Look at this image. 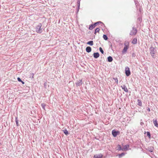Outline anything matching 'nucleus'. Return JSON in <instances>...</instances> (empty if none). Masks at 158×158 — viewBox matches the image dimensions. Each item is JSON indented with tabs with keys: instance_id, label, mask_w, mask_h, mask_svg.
<instances>
[{
	"instance_id": "obj_30",
	"label": "nucleus",
	"mask_w": 158,
	"mask_h": 158,
	"mask_svg": "<svg viewBox=\"0 0 158 158\" xmlns=\"http://www.w3.org/2000/svg\"><path fill=\"white\" fill-rule=\"evenodd\" d=\"M147 110H148L149 112H150V109L149 108H148V109Z\"/></svg>"
},
{
	"instance_id": "obj_17",
	"label": "nucleus",
	"mask_w": 158,
	"mask_h": 158,
	"mask_svg": "<svg viewBox=\"0 0 158 158\" xmlns=\"http://www.w3.org/2000/svg\"><path fill=\"white\" fill-rule=\"evenodd\" d=\"M137 102L138 103V105H139V106H142V103L141 101V100H139V99H138L137 100Z\"/></svg>"
},
{
	"instance_id": "obj_1",
	"label": "nucleus",
	"mask_w": 158,
	"mask_h": 158,
	"mask_svg": "<svg viewBox=\"0 0 158 158\" xmlns=\"http://www.w3.org/2000/svg\"><path fill=\"white\" fill-rule=\"evenodd\" d=\"M124 45L125 46L122 52L123 53H125L127 51L129 47V42L128 41H125Z\"/></svg>"
},
{
	"instance_id": "obj_15",
	"label": "nucleus",
	"mask_w": 158,
	"mask_h": 158,
	"mask_svg": "<svg viewBox=\"0 0 158 158\" xmlns=\"http://www.w3.org/2000/svg\"><path fill=\"white\" fill-rule=\"evenodd\" d=\"M150 54L153 57L154 56L155 51L153 49L151 50L150 52Z\"/></svg>"
},
{
	"instance_id": "obj_16",
	"label": "nucleus",
	"mask_w": 158,
	"mask_h": 158,
	"mask_svg": "<svg viewBox=\"0 0 158 158\" xmlns=\"http://www.w3.org/2000/svg\"><path fill=\"white\" fill-rule=\"evenodd\" d=\"M113 60V58L112 57L109 56L108 57V61L109 62H111Z\"/></svg>"
},
{
	"instance_id": "obj_11",
	"label": "nucleus",
	"mask_w": 158,
	"mask_h": 158,
	"mask_svg": "<svg viewBox=\"0 0 158 158\" xmlns=\"http://www.w3.org/2000/svg\"><path fill=\"white\" fill-rule=\"evenodd\" d=\"M153 123H154L155 126L156 127H158V123H157V121L156 119L155 120L153 119Z\"/></svg>"
},
{
	"instance_id": "obj_14",
	"label": "nucleus",
	"mask_w": 158,
	"mask_h": 158,
	"mask_svg": "<svg viewBox=\"0 0 158 158\" xmlns=\"http://www.w3.org/2000/svg\"><path fill=\"white\" fill-rule=\"evenodd\" d=\"M137 38H134L132 41V43L133 44H135L137 43Z\"/></svg>"
},
{
	"instance_id": "obj_7",
	"label": "nucleus",
	"mask_w": 158,
	"mask_h": 158,
	"mask_svg": "<svg viewBox=\"0 0 158 158\" xmlns=\"http://www.w3.org/2000/svg\"><path fill=\"white\" fill-rule=\"evenodd\" d=\"M103 156L101 154H100L98 155H94V158H102Z\"/></svg>"
},
{
	"instance_id": "obj_3",
	"label": "nucleus",
	"mask_w": 158,
	"mask_h": 158,
	"mask_svg": "<svg viewBox=\"0 0 158 158\" xmlns=\"http://www.w3.org/2000/svg\"><path fill=\"white\" fill-rule=\"evenodd\" d=\"M125 73L127 76H129L131 74L129 68L128 67H126L125 68Z\"/></svg>"
},
{
	"instance_id": "obj_32",
	"label": "nucleus",
	"mask_w": 158,
	"mask_h": 158,
	"mask_svg": "<svg viewBox=\"0 0 158 158\" xmlns=\"http://www.w3.org/2000/svg\"><path fill=\"white\" fill-rule=\"evenodd\" d=\"M32 75H33V76H32V77H33V76H34V74H32Z\"/></svg>"
},
{
	"instance_id": "obj_31",
	"label": "nucleus",
	"mask_w": 158,
	"mask_h": 158,
	"mask_svg": "<svg viewBox=\"0 0 158 158\" xmlns=\"http://www.w3.org/2000/svg\"><path fill=\"white\" fill-rule=\"evenodd\" d=\"M21 83H22V84H24V82H23V81H21Z\"/></svg>"
},
{
	"instance_id": "obj_18",
	"label": "nucleus",
	"mask_w": 158,
	"mask_h": 158,
	"mask_svg": "<svg viewBox=\"0 0 158 158\" xmlns=\"http://www.w3.org/2000/svg\"><path fill=\"white\" fill-rule=\"evenodd\" d=\"M87 44L91 46H92L93 45V42L92 41H89L87 42Z\"/></svg>"
},
{
	"instance_id": "obj_9",
	"label": "nucleus",
	"mask_w": 158,
	"mask_h": 158,
	"mask_svg": "<svg viewBox=\"0 0 158 158\" xmlns=\"http://www.w3.org/2000/svg\"><path fill=\"white\" fill-rule=\"evenodd\" d=\"M121 87L123 90L125 92L127 93L128 92V90L125 85H123V86H121Z\"/></svg>"
},
{
	"instance_id": "obj_25",
	"label": "nucleus",
	"mask_w": 158,
	"mask_h": 158,
	"mask_svg": "<svg viewBox=\"0 0 158 158\" xmlns=\"http://www.w3.org/2000/svg\"><path fill=\"white\" fill-rule=\"evenodd\" d=\"M118 150H122V148H121V146L120 145H118Z\"/></svg>"
},
{
	"instance_id": "obj_8",
	"label": "nucleus",
	"mask_w": 158,
	"mask_h": 158,
	"mask_svg": "<svg viewBox=\"0 0 158 158\" xmlns=\"http://www.w3.org/2000/svg\"><path fill=\"white\" fill-rule=\"evenodd\" d=\"M129 145H126L123 146V148L122 149V151H126L129 148Z\"/></svg>"
},
{
	"instance_id": "obj_27",
	"label": "nucleus",
	"mask_w": 158,
	"mask_h": 158,
	"mask_svg": "<svg viewBox=\"0 0 158 158\" xmlns=\"http://www.w3.org/2000/svg\"><path fill=\"white\" fill-rule=\"evenodd\" d=\"M17 80L19 82L22 81V80H21V79H20V78L19 77H18L17 78Z\"/></svg>"
},
{
	"instance_id": "obj_20",
	"label": "nucleus",
	"mask_w": 158,
	"mask_h": 158,
	"mask_svg": "<svg viewBox=\"0 0 158 158\" xmlns=\"http://www.w3.org/2000/svg\"><path fill=\"white\" fill-rule=\"evenodd\" d=\"M99 30L100 29L99 28H97L95 30L94 34H96L97 32H99Z\"/></svg>"
},
{
	"instance_id": "obj_10",
	"label": "nucleus",
	"mask_w": 158,
	"mask_h": 158,
	"mask_svg": "<svg viewBox=\"0 0 158 158\" xmlns=\"http://www.w3.org/2000/svg\"><path fill=\"white\" fill-rule=\"evenodd\" d=\"M76 85L77 86H80L82 84V80H80L77 82L76 83Z\"/></svg>"
},
{
	"instance_id": "obj_19",
	"label": "nucleus",
	"mask_w": 158,
	"mask_h": 158,
	"mask_svg": "<svg viewBox=\"0 0 158 158\" xmlns=\"http://www.w3.org/2000/svg\"><path fill=\"white\" fill-rule=\"evenodd\" d=\"M63 131H64V133L66 135H67L69 134V132H68V131L66 129H65L64 130H63Z\"/></svg>"
},
{
	"instance_id": "obj_4",
	"label": "nucleus",
	"mask_w": 158,
	"mask_h": 158,
	"mask_svg": "<svg viewBox=\"0 0 158 158\" xmlns=\"http://www.w3.org/2000/svg\"><path fill=\"white\" fill-rule=\"evenodd\" d=\"M41 24H40L39 25H38L36 27V31L39 33H41L42 31L40 30V28L41 27Z\"/></svg>"
},
{
	"instance_id": "obj_23",
	"label": "nucleus",
	"mask_w": 158,
	"mask_h": 158,
	"mask_svg": "<svg viewBox=\"0 0 158 158\" xmlns=\"http://www.w3.org/2000/svg\"><path fill=\"white\" fill-rule=\"evenodd\" d=\"M147 135L149 137V138H150L151 137V134L148 131L147 132Z\"/></svg>"
},
{
	"instance_id": "obj_28",
	"label": "nucleus",
	"mask_w": 158,
	"mask_h": 158,
	"mask_svg": "<svg viewBox=\"0 0 158 158\" xmlns=\"http://www.w3.org/2000/svg\"><path fill=\"white\" fill-rule=\"evenodd\" d=\"M41 106H42L43 108H44L45 105H44V104H43H43H41Z\"/></svg>"
},
{
	"instance_id": "obj_12",
	"label": "nucleus",
	"mask_w": 158,
	"mask_h": 158,
	"mask_svg": "<svg viewBox=\"0 0 158 158\" xmlns=\"http://www.w3.org/2000/svg\"><path fill=\"white\" fill-rule=\"evenodd\" d=\"M86 50L87 52H90L91 51V48L90 47H87L86 48Z\"/></svg>"
},
{
	"instance_id": "obj_22",
	"label": "nucleus",
	"mask_w": 158,
	"mask_h": 158,
	"mask_svg": "<svg viewBox=\"0 0 158 158\" xmlns=\"http://www.w3.org/2000/svg\"><path fill=\"white\" fill-rule=\"evenodd\" d=\"M125 155V154L124 153H122L121 154H119L118 155L119 158H121L122 156H124Z\"/></svg>"
},
{
	"instance_id": "obj_29",
	"label": "nucleus",
	"mask_w": 158,
	"mask_h": 158,
	"mask_svg": "<svg viewBox=\"0 0 158 158\" xmlns=\"http://www.w3.org/2000/svg\"><path fill=\"white\" fill-rule=\"evenodd\" d=\"M16 123L17 125L18 126V121L16 120Z\"/></svg>"
},
{
	"instance_id": "obj_26",
	"label": "nucleus",
	"mask_w": 158,
	"mask_h": 158,
	"mask_svg": "<svg viewBox=\"0 0 158 158\" xmlns=\"http://www.w3.org/2000/svg\"><path fill=\"white\" fill-rule=\"evenodd\" d=\"M114 80H115V82H116V83L117 84H118V79L117 78H114Z\"/></svg>"
},
{
	"instance_id": "obj_21",
	"label": "nucleus",
	"mask_w": 158,
	"mask_h": 158,
	"mask_svg": "<svg viewBox=\"0 0 158 158\" xmlns=\"http://www.w3.org/2000/svg\"><path fill=\"white\" fill-rule=\"evenodd\" d=\"M103 39L105 40H107L108 39L107 36L105 35H103Z\"/></svg>"
},
{
	"instance_id": "obj_2",
	"label": "nucleus",
	"mask_w": 158,
	"mask_h": 158,
	"mask_svg": "<svg viewBox=\"0 0 158 158\" xmlns=\"http://www.w3.org/2000/svg\"><path fill=\"white\" fill-rule=\"evenodd\" d=\"M99 23H102L101 22H98L97 23H95L94 24H91L89 26V29L91 30L93 29Z\"/></svg>"
},
{
	"instance_id": "obj_24",
	"label": "nucleus",
	"mask_w": 158,
	"mask_h": 158,
	"mask_svg": "<svg viewBox=\"0 0 158 158\" xmlns=\"http://www.w3.org/2000/svg\"><path fill=\"white\" fill-rule=\"evenodd\" d=\"M99 50L100 51V52L102 53V54H103L104 53V52L102 49V48H101V47H100L99 48Z\"/></svg>"
},
{
	"instance_id": "obj_5",
	"label": "nucleus",
	"mask_w": 158,
	"mask_h": 158,
	"mask_svg": "<svg viewBox=\"0 0 158 158\" xmlns=\"http://www.w3.org/2000/svg\"><path fill=\"white\" fill-rule=\"evenodd\" d=\"M137 32V30L136 29H133L131 31L130 35H135Z\"/></svg>"
},
{
	"instance_id": "obj_6",
	"label": "nucleus",
	"mask_w": 158,
	"mask_h": 158,
	"mask_svg": "<svg viewBox=\"0 0 158 158\" xmlns=\"http://www.w3.org/2000/svg\"><path fill=\"white\" fill-rule=\"evenodd\" d=\"M112 134L114 137H116L118 134L119 133V131H116L114 130H113L112 131Z\"/></svg>"
},
{
	"instance_id": "obj_13",
	"label": "nucleus",
	"mask_w": 158,
	"mask_h": 158,
	"mask_svg": "<svg viewBox=\"0 0 158 158\" xmlns=\"http://www.w3.org/2000/svg\"><path fill=\"white\" fill-rule=\"evenodd\" d=\"M99 54L98 52L95 53L94 54V58H97L99 57Z\"/></svg>"
}]
</instances>
